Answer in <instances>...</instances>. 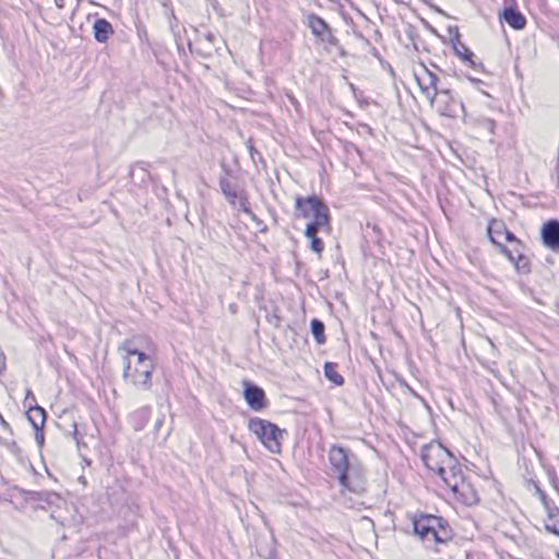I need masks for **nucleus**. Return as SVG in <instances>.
<instances>
[{
	"label": "nucleus",
	"instance_id": "nucleus-1",
	"mask_svg": "<svg viewBox=\"0 0 559 559\" xmlns=\"http://www.w3.org/2000/svg\"><path fill=\"white\" fill-rule=\"evenodd\" d=\"M330 468L340 485L352 492L365 490V468L349 449L333 444L328 452Z\"/></svg>",
	"mask_w": 559,
	"mask_h": 559
},
{
	"label": "nucleus",
	"instance_id": "nucleus-2",
	"mask_svg": "<svg viewBox=\"0 0 559 559\" xmlns=\"http://www.w3.org/2000/svg\"><path fill=\"white\" fill-rule=\"evenodd\" d=\"M118 350L123 353V381L136 391H150L153 388L154 371V361L151 356L132 347L129 342L122 343Z\"/></svg>",
	"mask_w": 559,
	"mask_h": 559
},
{
	"label": "nucleus",
	"instance_id": "nucleus-3",
	"mask_svg": "<svg viewBox=\"0 0 559 559\" xmlns=\"http://www.w3.org/2000/svg\"><path fill=\"white\" fill-rule=\"evenodd\" d=\"M249 430L257 436L263 445L272 453H281V438L286 431L275 424L259 417L251 418L248 424Z\"/></svg>",
	"mask_w": 559,
	"mask_h": 559
},
{
	"label": "nucleus",
	"instance_id": "nucleus-4",
	"mask_svg": "<svg viewBox=\"0 0 559 559\" xmlns=\"http://www.w3.org/2000/svg\"><path fill=\"white\" fill-rule=\"evenodd\" d=\"M452 453L440 442H431L421 448L420 457L425 466L439 477L445 474L447 464L452 462Z\"/></svg>",
	"mask_w": 559,
	"mask_h": 559
},
{
	"label": "nucleus",
	"instance_id": "nucleus-5",
	"mask_svg": "<svg viewBox=\"0 0 559 559\" xmlns=\"http://www.w3.org/2000/svg\"><path fill=\"white\" fill-rule=\"evenodd\" d=\"M429 104L437 112L444 117L457 118L465 112L463 103L456 99L450 88L441 87L435 98H430Z\"/></svg>",
	"mask_w": 559,
	"mask_h": 559
},
{
	"label": "nucleus",
	"instance_id": "nucleus-6",
	"mask_svg": "<svg viewBox=\"0 0 559 559\" xmlns=\"http://www.w3.org/2000/svg\"><path fill=\"white\" fill-rule=\"evenodd\" d=\"M306 24L318 41L336 48L340 50L341 56H345V51L342 48L340 40L334 36L330 25L321 16L316 13H308L306 15Z\"/></svg>",
	"mask_w": 559,
	"mask_h": 559
},
{
	"label": "nucleus",
	"instance_id": "nucleus-7",
	"mask_svg": "<svg viewBox=\"0 0 559 559\" xmlns=\"http://www.w3.org/2000/svg\"><path fill=\"white\" fill-rule=\"evenodd\" d=\"M414 78L420 88L421 94L428 100L430 98H435L436 94H438V91L442 87L439 84L440 80L438 75L424 64H421L420 68L414 72Z\"/></svg>",
	"mask_w": 559,
	"mask_h": 559
},
{
	"label": "nucleus",
	"instance_id": "nucleus-8",
	"mask_svg": "<svg viewBox=\"0 0 559 559\" xmlns=\"http://www.w3.org/2000/svg\"><path fill=\"white\" fill-rule=\"evenodd\" d=\"M435 520H431V514L420 513L414 515L412 519L413 532L423 540H432L436 544H442L440 532L433 531Z\"/></svg>",
	"mask_w": 559,
	"mask_h": 559
},
{
	"label": "nucleus",
	"instance_id": "nucleus-9",
	"mask_svg": "<svg viewBox=\"0 0 559 559\" xmlns=\"http://www.w3.org/2000/svg\"><path fill=\"white\" fill-rule=\"evenodd\" d=\"M499 19L515 31H521L526 26V19L518 9L515 0L503 1V9L499 13Z\"/></svg>",
	"mask_w": 559,
	"mask_h": 559
},
{
	"label": "nucleus",
	"instance_id": "nucleus-10",
	"mask_svg": "<svg viewBox=\"0 0 559 559\" xmlns=\"http://www.w3.org/2000/svg\"><path fill=\"white\" fill-rule=\"evenodd\" d=\"M455 499L461 503L471 507L478 502V495L473 485L466 478H460V481H453L450 487Z\"/></svg>",
	"mask_w": 559,
	"mask_h": 559
},
{
	"label": "nucleus",
	"instance_id": "nucleus-11",
	"mask_svg": "<svg viewBox=\"0 0 559 559\" xmlns=\"http://www.w3.org/2000/svg\"><path fill=\"white\" fill-rule=\"evenodd\" d=\"M243 397L253 411H261L266 407L264 390L250 381H243Z\"/></svg>",
	"mask_w": 559,
	"mask_h": 559
},
{
	"label": "nucleus",
	"instance_id": "nucleus-12",
	"mask_svg": "<svg viewBox=\"0 0 559 559\" xmlns=\"http://www.w3.org/2000/svg\"><path fill=\"white\" fill-rule=\"evenodd\" d=\"M316 205H318V210L323 209L326 205L321 198L316 194L309 197H296L295 198V209L296 217L310 218L313 214Z\"/></svg>",
	"mask_w": 559,
	"mask_h": 559
},
{
	"label": "nucleus",
	"instance_id": "nucleus-13",
	"mask_svg": "<svg viewBox=\"0 0 559 559\" xmlns=\"http://www.w3.org/2000/svg\"><path fill=\"white\" fill-rule=\"evenodd\" d=\"M543 243L552 251H559V221H547L540 230Z\"/></svg>",
	"mask_w": 559,
	"mask_h": 559
},
{
	"label": "nucleus",
	"instance_id": "nucleus-14",
	"mask_svg": "<svg viewBox=\"0 0 559 559\" xmlns=\"http://www.w3.org/2000/svg\"><path fill=\"white\" fill-rule=\"evenodd\" d=\"M218 186L228 204L231 206V209L236 210L237 200L242 194L245 189L239 188L236 183H233L226 178V176L219 177Z\"/></svg>",
	"mask_w": 559,
	"mask_h": 559
},
{
	"label": "nucleus",
	"instance_id": "nucleus-15",
	"mask_svg": "<svg viewBox=\"0 0 559 559\" xmlns=\"http://www.w3.org/2000/svg\"><path fill=\"white\" fill-rule=\"evenodd\" d=\"M93 35L97 43L105 44L114 34V27L106 19L97 17L93 23Z\"/></svg>",
	"mask_w": 559,
	"mask_h": 559
},
{
	"label": "nucleus",
	"instance_id": "nucleus-16",
	"mask_svg": "<svg viewBox=\"0 0 559 559\" xmlns=\"http://www.w3.org/2000/svg\"><path fill=\"white\" fill-rule=\"evenodd\" d=\"M440 478L449 488L452 486L453 481L459 483L460 478H465L462 471V466L454 455H452L451 464H447L445 466V474H443V476H440Z\"/></svg>",
	"mask_w": 559,
	"mask_h": 559
},
{
	"label": "nucleus",
	"instance_id": "nucleus-17",
	"mask_svg": "<svg viewBox=\"0 0 559 559\" xmlns=\"http://www.w3.org/2000/svg\"><path fill=\"white\" fill-rule=\"evenodd\" d=\"M460 33H459V29L455 28V34L453 36V38L451 39V43H452V48L454 50V53L455 56H457L459 58H461L463 61H467L469 62V64L474 68L477 67V64L475 63V61L473 60V57H474V52L472 50H469L465 44H463L461 40H460Z\"/></svg>",
	"mask_w": 559,
	"mask_h": 559
},
{
	"label": "nucleus",
	"instance_id": "nucleus-18",
	"mask_svg": "<svg viewBox=\"0 0 559 559\" xmlns=\"http://www.w3.org/2000/svg\"><path fill=\"white\" fill-rule=\"evenodd\" d=\"M495 227H499L500 229H503V223L501 221L491 219L487 226V234L489 236L490 241L500 250L501 253H503L509 261L514 263V260L516 257H514L513 252L509 250L506 246L502 245V242L497 239L495 236H492V230Z\"/></svg>",
	"mask_w": 559,
	"mask_h": 559
},
{
	"label": "nucleus",
	"instance_id": "nucleus-19",
	"mask_svg": "<svg viewBox=\"0 0 559 559\" xmlns=\"http://www.w3.org/2000/svg\"><path fill=\"white\" fill-rule=\"evenodd\" d=\"M26 416L32 424L34 430L43 429L47 413L46 411L37 404H28V409L26 412Z\"/></svg>",
	"mask_w": 559,
	"mask_h": 559
},
{
	"label": "nucleus",
	"instance_id": "nucleus-20",
	"mask_svg": "<svg viewBox=\"0 0 559 559\" xmlns=\"http://www.w3.org/2000/svg\"><path fill=\"white\" fill-rule=\"evenodd\" d=\"M431 520H435L433 531L440 532V537L442 538V544L447 543L452 538V531L450 528L449 523L442 518L431 514Z\"/></svg>",
	"mask_w": 559,
	"mask_h": 559
},
{
	"label": "nucleus",
	"instance_id": "nucleus-21",
	"mask_svg": "<svg viewBox=\"0 0 559 559\" xmlns=\"http://www.w3.org/2000/svg\"><path fill=\"white\" fill-rule=\"evenodd\" d=\"M150 418V407H142L131 414L130 419L135 424V430H141Z\"/></svg>",
	"mask_w": 559,
	"mask_h": 559
},
{
	"label": "nucleus",
	"instance_id": "nucleus-22",
	"mask_svg": "<svg viewBox=\"0 0 559 559\" xmlns=\"http://www.w3.org/2000/svg\"><path fill=\"white\" fill-rule=\"evenodd\" d=\"M310 325H311V333H312L316 342L319 345L324 344L326 341L324 323L321 320L314 318L311 320Z\"/></svg>",
	"mask_w": 559,
	"mask_h": 559
},
{
	"label": "nucleus",
	"instance_id": "nucleus-23",
	"mask_svg": "<svg viewBox=\"0 0 559 559\" xmlns=\"http://www.w3.org/2000/svg\"><path fill=\"white\" fill-rule=\"evenodd\" d=\"M324 376L335 385H342L344 383V378L337 372L336 364L334 362L326 361L324 364Z\"/></svg>",
	"mask_w": 559,
	"mask_h": 559
},
{
	"label": "nucleus",
	"instance_id": "nucleus-24",
	"mask_svg": "<svg viewBox=\"0 0 559 559\" xmlns=\"http://www.w3.org/2000/svg\"><path fill=\"white\" fill-rule=\"evenodd\" d=\"M331 230L330 223H316V222H308L306 225V228L304 230V235H313L319 233H329Z\"/></svg>",
	"mask_w": 559,
	"mask_h": 559
},
{
	"label": "nucleus",
	"instance_id": "nucleus-25",
	"mask_svg": "<svg viewBox=\"0 0 559 559\" xmlns=\"http://www.w3.org/2000/svg\"><path fill=\"white\" fill-rule=\"evenodd\" d=\"M313 210L314 212L309 218L311 222H316L319 224L330 223V212L326 205H324L323 209L320 210H318V205H316Z\"/></svg>",
	"mask_w": 559,
	"mask_h": 559
},
{
	"label": "nucleus",
	"instance_id": "nucleus-26",
	"mask_svg": "<svg viewBox=\"0 0 559 559\" xmlns=\"http://www.w3.org/2000/svg\"><path fill=\"white\" fill-rule=\"evenodd\" d=\"M518 252L516 259L514 260V267L521 274H528L531 272L528 259L521 252Z\"/></svg>",
	"mask_w": 559,
	"mask_h": 559
},
{
	"label": "nucleus",
	"instance_id": "nucleus-27",
	"mask_svg": "<svg viewBox=\"0 0 559 559\" xmlns=\"http://www.w3.org/2000/svg\"><path fill=\"white\" fill-rule=\"evenodd\" d=\"M307 239L310 240V249L314 253H317L319 257H321L323 250H324V242L323 240L318 236V234L313 235H305Z\"/></svg>",
	"mask_w": 559,
	"mask_h": 559
},
{
	"label": "nucleus",
	"instance_id": "nucleus-28",
	"mask_svg": "<svg viewBox=\"0 0 559 559\" xmlns=\"http://www.w3.org/2000/svg\"><path fill=\"white\" fill-rule=\"evenodd\" d=\"M475 126L487 131L489 134H495L496 121L487 117H478L475 119Z\"/></svg>",
	"mask_w": 559,
	"mask_h": 559
},
{
	"label": "nucleus",
	"instance_id": "nucleus-29",
	"mask_svg": "<svg viewBox=\"0 0 559 559\" xmlns=\"http://www.w3.org/2000/svg\"><path fill=\"white\" fill-rule=\"evenodd\" d=\"M26 495L28 500L51 503L52 495L49 492L27 491Z\"/></svg>",
	"mask_w": 559,
	"mask_h": 559
},
{
	"label": "nucleus",
	"instance_id": "nucleus-30",
	"mask_svg": "<svg viewBox=\"0 0 559 559\" xmlns=\"http://www.w3.org/2000/svg\"><path fill=\"white\" fill-rule=\"evenodd\" d=\"M236 210H239V211L243 212L245 214L250 213V211H251L250 202H249V197H248V193L246 190L242 192V194L237 200V209Z\"/></svg>",
	"mask_w": 559,
	"mask_h": 559
},
{
	"label": "nucleus",
	"instance_id": "nucleus-31",
	"mask_svg": "<svg viewBox=\"0 0 559 559\" xmlns=\"http://www.w3.org/2000/svg\"><path fill=\"white\" fill-rule=\"evenodd\" d=\"M0 444L5 447L13 455H15L17 457L22 453L20 447L17 445V443L13 439H5V438H3V439L0 440Z\"/></svg>",
	"mask_w": 559,
	"mask_h": 559
},
{
	"label": "nucleus",
	"instance_id": "nucleus-32",
	"mask_svg": "<svg viewBox=\"0 0 559 559\" xmlns=\"http://www.w3.org/2000/svg\"><path fill=\"white\" fill-rule=\"evenodd\" d=\"M0 444L5 447L13 455H15L17 457L22 453L20 447L17 445V443L13 439H5V438H3V439L0 440Z\"/></svg>",
	"mask_w": 559,
	"mask_h": 559
},
{
	"label": "nucleus",
	"instance_id": "nucleus-33",
	"mask_svg": "<svg viewBox=\"0 0 559 559\" xmlns=\"http://www.w3.org/2000/svg\"><path fill=\"white\" fill-rule=\"evenodd\" d=\"M503 235L507 241L515 243L516 246H522V241L509 229L506 228Z\"/></svg>",
	"mask_w": 559,
	"mask_h": 559
},
{
	"label": "nucleus",
	"instance_id": "nucleus-34",
	"mask_svg": "<svg viewBox=\"0 0 559 559\" xmlns=\"http://www.w3.org/2000/svg\"><path fill=\"white\" fill-rule=\"evenodd\" d=\"M548 518L551 521H555L559 525V509L557 507H550L547 510Z\"/></svg>",
	"mask_w": 559,
	"mask_h": 559
},
{
	"label": "nucleus",
	"instance_id": "nucleus-35",
	"mask_svg": "<svg viewBox=\"0 0 559 559\" xmlns=\"http://www.w3.org/2000/svg\"><path fill=\"white\" fill-rule=\"evenodd\" d=\"M535 490H536V493L538 495L540 501L544 503L545 508L548 510V508H550V506L548 504L546 492L544 490H542L536 484H535Z\"/></svg>",
	"mask_w": 559,
	"mask_h": 559
},
{
	"label": "nucleus",
	"instance_id": "nucleus-36",
	"mask_svg": "<svg viewBox=\"0 0 559 559\" xmlns=\"http://www.w3.org/2000/svg\"><path fill=\"white\" fill-rule=\"evenodd\" d=\"M28 404H37L36 403V397H35V395L33 394V392L31 390L26 391V395H25V399H24V406L27 409H28Z\"/></svg>",
	"mask_w": 559,
	"mask_h": 559
},
{
	"label": "nucleus",
	"instance_id": "nucleus-37",
	"mask_svg": "<svg viewBox=\"0 0 559 559\" xmlns=\"http://www.w3.org/2000/svg\"><path fill=\"white\" fill-rule=\"evenodd\" d=\"M554 523H545V530L556 536H559V525L552 521Z\"/></svg>",
	"mask_w": 559,
	"mask_h": 559
},
{
	"label": "nucleus",
	"instance_id": "nucleus-38",
	"mask_svg": "<svg viewBox=\"0 0 559 559\" xmlns=\"http://www.w3.org/2000/svg\"><path fill=\"white\" fill-rule=\"evenodd\" d=\"M248 150H249L250 156L254 163H255L257 156L259 157V159H262L260 152L252 144H250V143L248 144Z\"/></svg>",
	"mask_w": 559,
	"mask_h": 559
},
{
	"label": "nucleus",
	"instance_id": "nucleus-39",
	"mask_svg": "<svg viewBox=\"0 0 559 559\" xmlns=\"http://www.w3.org/2000/svg\"><path fill=\"white\" fill-rule=\"evenodd\" d=\"M35 439L39 445L44 444L45 438H44L43 429L35 430Z\"/></svg>",
	"mask_w": 559,
	"mask_h": 559
},
{
	"label": "nucleus",
	"instance_id": "nucleus-40",
	"mask_svg": "<svg viewBox=\"0 0 559 559\" xmlns=\"http://www.w3.org/2000/svg\"><path fill=\"white\" fill-rule=\"evenodd\" d=\"M252 222H254L258 226L262 224V221L252 212L246 214Z\"/></svg>",
	"mask_w": 559,
	"mask_h": 559
},
{
	"label": "nucleus",
	"instance_id": "nucleus-41",
	"mask_svg": "<svg viewBox=\"0 0 559 559\" xmlns=\"http://www.w3.org/2000/svg\"><path fill=\"white\" fill-rule=\"evenodd\" d=\"M504 229H506L504 225H503V229H500L499 227H495L492 230V236H495L497 239H499V236L503 235Z\"/></svg>",
	"mask_w": 559,
	"mask_h": 559
},
{
	"label": "nucleus",
	"instance_id": "nucleus-42",
	"mask_svg": "<svg viewBox=\"0 0 559 559\" xmlns=\"http://www.w3.org/2000/svg\"><path fill=\"white\" fill-rule=\"evenodd\" d=\"M72 428H73L72 435H73L74 439L76 440V443L80 444V441L78 439V427H76L75 423L72 424Z\"/></svg>",
	"mask_w": 559,
	"mask_h": 559
},
{
	"label": "nucleus",
	"instance_id": "nucleus-43",
	"mask_svg": "<svg viewBox=\"0 0 559 559\" xmlns=\"http://www.w3.org/2000/svg\"><path fill=\"white\" fill-rule=\"evenodd\" d=\"M55 3H56V5L59 9H62L64 7V1L63 0H55Z\"/></svg>",
	"mask_w": 559,
	"mask_h": 559
},
{
	"label": "nucleus",
	"instance_id": "nucleus-44",
	"mask_svg": "<svg viewBox=\"0 0 559 559\" xmlns=\"http://www.w3.org/2000/svg\"><path fill=\"white\" fill-rule=\"evenodd\" d=\"M223 169H224V173H225V175H226V176H229V175H230L231 170H230L229 168H227L226 166H224V167H223Z\"/></svg>",
	"mask_w": 559,
	"mask_h": 559
},
{
	"label": "nucleus",
	"instance_id": "nucleus-45",
	"mask_svg": "<svg viewBox=\"0 0 559 559\" xmlns=\"http://www.w3.org/2000/svg\"><path fill=\"white\" fill-rule=\"evenodd\" d=\"M213 37H214V35H213V34H211V33H210V34H207V35L205 36V38H206L207 40H210V41H212Z\"/></svg>",
	"mask_w": 559,
	"mask_h": 559
},
{
	"label": "nucleus",
	"instance_id": "nucleus-46",
	"mask_svg": "<svg viewBox=\"0 0 559 559\" xmlns=\"http://www.w3.org/2000/svg\"><path fill=\"white\" fill-rule=\"evenodd\" d=\"M473 83H480L481 81L480 80H477V79H473V78H468Z\"/></svg>",
	"mask_w": 559,
	"mask_h": 559
},
{
	"label": "nucleus",
	"instance_id": "nucleus-47",
	"mask_svg": "<svg viewBox=\"0 0 559 559\" xmlns=\"http://www.w3.org/2000/svg\"><path fill=\"white\" fill-rule=\"evenodd\" d=\"M79 480L82 481L83 484H85V480L82 476L79 478Z\"/></svg>",
	"mask_w": 559,
	"mask_h": 559
},
{
	"label": "nucleus",
	"instance_id": "nucleus-48",
	"mask_svg": "<svg viewBox=\"0 0 559 559\" xmlns=\"http://www.w3.org/2000/svg\"><path fill=\"white\" fill-rule=\"evenodd\" d=\"M372 228H373V230H378V226L377 225H373Z\"/></svg>",
	"mask_w": 559,
	"mask_h": 559
},
{
	"label": "nucleus",
	"instance_id": "nucleus-49",
	"mask_svg": "<svg viewBox=\"0 0 559 559\" xmlns=\"http://www.w3.org/2000/svg\"><path fill=\"white\" fill-rule=\"evenodd\" d=\"M557 556H558V558H559V552H557Z\"/></svg>",
	"mask_w": 559,
	"mask_h": 559
}]
</instances>
